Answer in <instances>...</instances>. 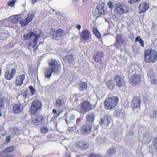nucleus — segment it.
<instances>
[{
    "instance_id": "obj_58",
    "label": "nucleus",
    "mask_w": 157,
    "mask_h": 157,
    "mask_svg": "<svg viewBox=\"0 0 157 157\" xmlns=\"http://www.w3.org/2000/svg\"><path fill=\"white\" fill-rule=\"evenodd\" d=\"M128 2L130 4H133L135 3H137L136 0H128Z\"/></svg>"
},
{
    "instance_id": "obj_17",
    "label": "nucleus",
    "mask_w": 157,
    "mask_h": 157,
    "mask_svg": "<svg viewBox=\"0 0 157 157\" xmlns=\"http://www.w3.org/2000/svg\"><path fill=\"white\" fill-rule=\"evenodd\" d=\"M80 36L84 41L88 40L91 37L90 32L87 29L83 30Z\"/></svg>"
},
{
    "instance_id": "obj_43",
    "label": "nucleus",
    "mask_w": 157,
    "mask_h": 157,
    "mask_svg": "<svg viewBox=\"0 0 157 157\" xmlns=\"http://www.w3.org/2000/svg\"><path fill=\"white\" fill-rule=\"evenodd\" d=\"M153 114L150 115V117L151 119L157 118V111L156 110H154L152 112Z\"/></svg>"
},
{
    "instance_id": "obj_47",
    "label": "nucleus",
    "mask_w": 157,
    "mask_h": 157,
    "mask_svg": "<svg viewBox=\"0 0 157 157\" xmlns=\"http://www.w3.org/2000/svg\"><path fill=\"white\" fill-rule=\"evenodd\" d=\"M29 87L32 93V95H33L36 92V90L35 89L33 86L31 85L29 86Z\"/></svg>"
},
{
    "instance_id": "obj_12",
    "label": "nucleus",
    "mask_w": 157,
    "mask_h": 157,
    "mask_svg": "<svg viewBox=\"0 0 157 157\" xmlns=\"http://www.w3.org/2000/svg\"><path fill=\"white\" fill-rule=\"evenodd\" d=\"M44 117L40 115H39L33 120L32 124L33 126L34 127L38 125L44 123Z\"/></svg>"
},
{
    "instance_id": "obj_21",
    "label": "nucleus",
    "mask_w": 157,
    "mask_h": 157,
    "mask_svg": "<svg viewBox=\"0 0 157 157\" xmlns=\"http://www.w3.org/2000/svg\"><path fill=\"white\" fill-rule=\"evenodd\" d=\"M148 3L146 2H142L139 6V9L140 14L145 12L149 8Z\"/></svg>"
},
{
    "instance_id": "obj_53",
    "label": "nucleus",
    "mask_w": 157,
    "mask_h": 157,
    "mask_svg": "<svg viewBox=\"0 0 157 157\" xmlns=\"http://www.w3.org/2000/svg\"><path fill=\"white\" fill-rule=\"evenodd\" d=\"M153 144L155 149L157 150V137L154 139Z\"/></svg>"
},
{
    "instance_id": "obj_24",
    "label": "nucleus",
    "mask_w": 157,
    "mask_h": 157,
    "mask_svg": "<svg viewBox=\"0 0 157 157\" xmlns=\"http://www.w3.org/2000/svg\"><path fill=\"white\" fill-rule=\"evenodd\" d=\"M111 121V119L109 117L105 116L101 118L99 123L101 125H107Z\"/></svg>"
},
{
    "instance_id": "obj_56",
    "label": "nucleus",
    "mask_w": 157,
    "mask_h": 157,
    "mask_svg": "<svg viewBox=\"0 0 157 157\" xmlns=\"http://www.w3.org/2000/svg\"><path fill=\"white\" fill-rule=\"evenodd\" d=\"M11 137L10 136H6V140L5 142L6 143H9L10 141Z\"/></svg>"
},
{
    "instance_id": "obj_48",
    "label": "nucleus",
    "mask_w": 157,
    "mask_h": 157,
    "mask_svg": "<svg viewBox=\"0 0 157 157\" xmlns=\"http://www.w3.org/2000/svg\"><path fill=\"white\" fill-rule=\"evenodd\" d=\"M128 40L126 39L125 38H122L121 36V39L120 41H121L122 44L126 45L128 41Z\"/></svg>"
},
{
    "instance_id": "obj_42",
    "label": "nucleus",
    "mask_w": 157,
    "mask_h": 157,
    "mask_svg": "<svg viewBox=\"0 0 157 157\" xmlns=\"http://www.w3.org/2000/svg\"><path fill=\"white\" fill-rule=\"evenodd\" d=\"M19 21L20 23L21 24L22 26H26L29 24L28 22L26 20V19L21 20Z\"/></svg>"
},
{
    "instance_id": "obj_26",
    "label": "nucleus",
    "mask_w": 157,
    "mask_h": 157,
    "mask_svg": "<svg viewBox=\"0 0 157 157\" xmlns=\"http://www.w3.org/2000/svg\"><path fill=\"white\" fill-rule=\"evenodd\" d=\"M97 140L100 143H105L108 142V139L102 135H99L97 138Z\"/></svg>"
},
{
    "instance_id": "obj_52",
    "label": "nucleus",
    "mask_w": 157,
    "mask_h": 157,
    "mask_svg": "<svg viewBox=\"0 0 157 157\" xmlns=\"http://www.w3.org/2000/svg\"><path fill=\"white\" fill-rule=\"evenodd\" d=\"M87 157H101V156L98 154H90L89 155L87 156Z\"/></svg>"
},
{
    "instance_id": "obj_9",
    "label": "nucleus",
    "mask_w": 157,
    "mask_h": 157,
    "mask_svg": "<svg viewBox=\"0 0 157 157\" xmlns=\"http://www.w3.org/2000/svg\"><path fill=\"white\" fill-rule=\"evenodd\" d=\"M17 67L12 65L7 68V70L5 73V77L7 80H10L15 76Z\"/></svg>"
},
{
    "instance_id": "obj_63",
    "label": "nucleus",
    "mask_w": 157,
    "mask_h": 157,
    "mask_svg": "<svg viewBox=\"0 0 157 157\" xmlns=\"http://www.w3.org/2000/svg\"><path fill=\"white\" fill-rule=\"evenodd\" d=\"M65 157H71L69 153H67L65 155Z\"/></svg>"
},
{
    "instance_id": "obj_23",
    "label": "nucleus",
    "mask_w": 157,
    "mask_h": 157,
    "mask_svg": "<svg viewBox=\"0 0 157 157\" xmlns=\"http://www.w3.org/2000/svg\"><path fill=\"white\" fill-rule=\"evenodd\" d=\"M25 78V75L24 74L20 75L16 78V86H21Z\"/></svg>"
},
{
    "instance_id": "obj_6",
    "label": "nucleus",
    "mask_w": 157,
    "mask_h": 157,
    "mask_svg": "<svg viewBox=\"0 0 157 157\" xmlns=\"http://www.w3.org/2000/svg\"><path fill=\"white\" fill-rule=\"evenodd\" d=\"M144 129H145L143 127L140 128L138 131V136L141 141L144 142H149L151 139V133L150 132L148 131L145 132L143 134L144 132L145 131Z\"/></svg>"
},
{
    "instance_id": "obj_3",
    "label": "nucleus",
    "mask_w": 157,
    "mask_h": 157,
    "mask_svg": "<svg viewBox=\"0 0 157 157\" xmlns=\"http://www.w3.org/2000/svg\"><path fill=\"white\" fill-rule=\"evenodd\" d=\"M144 54V60L147 63H153L157 60V52L154 49H147Z\"/></svg>"
},
{
    "instance_id": "obj_46",
    "label": "nucleus",
    "mask_w": 157,
    "mask_h": 157,
    "mask_svg": "<svg viewBox=\"0 0 157 157\" xmlns=\"http://www.w3.org/2000/svg\"><path fill=\"white\" fill-rule=\"evenodd\" d=\"M15 1L16 0H12L11 1L8 2L7 4L8 5L11 7H13L15 5Z\"/></svg>"
},
{
    "instance_id": "obj_2",
    "label": "nucleus",
    "mask_w": 157,
    "mask_h": 157,
    "mask_svg": "<svg viewBox=\"0 0 157 157\" xmlns=\"http://www.w3.org/2000/svg\"><path fill=\"white\" fill-rule=\"evenodd\" d=\"M40 36V34H37L36 31H30L29 33L24 34L23 36V40H29V42L28 43L29 47H30L32 46V47L34 48V51L35 49L36 51L38 48V46L42 44V43H40L37 46L36 48H35L37 44V40H38Z\"/></svg>"
},
{
    "instance_id": "obj_22",
    "label": "nucleus",
    "mask_w": 157,
    "mask_h": 157,
    "mask_svg": "<svg viewBox=\"0 0 157 157\" xmlns=\"http://www.w3.org/2000/svg\"><path fill=\"white\" fill-rule=\"evenodd\" d=\"M23 106L21 104H15L13 107V112L15 113H20L23 110Z\"/></svg>"
},
{
    "instance_id": "obj_49",
    "label": "nucleus",
    "mask_w": 157,
    "mask_h": 157,
    "mask_svg": "<svg viewBox=\"0 0 157 157\" xmlns=\"http://www.w3.org/2000/svg\"><path fill=\"white\" fill-rule=\"evenodd\" d=\"M54 90L53 87H49L48 88H46V93H51Z\"/></svg>"
},
{
    "instance_id": "obj_4",
    "label": "nucleus",
    "mask_w": 157,
    "mask_h": 157,
    "mask_svg": "<svg viewBox=\"0 0 157 157\" xmlns=\"http://www.w3.org/2000/svg\"><path fill=\"white\" fill-rule=\"evenodd\" d=\"M119 98L117 96H111L106 99L104 102L105 109L110 110L113 109L117 104Z\"/></svg>"
},
{
    "instance_id": "obj_54",
    "label": "nucleus",
    "mask_w": 157,
    "mask_h": 157,
    "mask_svg": "<svg viewBox=\"0 0 157 157\" xmlns=\"http://www.w3.org/2000/svg\"><path fill=\"white\" fill-rule=\"evenodd\" d=\"M71 126H69L70 127L68 128L67 130L71 132L75 129V127H74V125H72V124H71Z\"/></svg>"
},
{
    "instance_id": "obj_41",
    "label": "nucleus",
    "mask_w": 157,
    "mask_h": 157,
    "mask_svg": "<svg viewBox=\"0 0 157 157\" xmlns=\"http://www.w3.org/2000/svg\"><path fill=\"white\" fill-rule=\"evenodd\" d=\"M61 111L59 110V111L57 112V110L55 109H54L52 110V113L54 114L55 116L53 117L52 118L54 117V118L55 119L56 117H57L60 113Z\"/></svg>"
},
{
    "instance_id": "obj_1",
    "label": "nucleus",
    "mask_w": 157,
    "mask_h": 157,
    "mask_svg": "<svg viewBox=\"0 0 157 157\" xmlns=\"http://www.w3.org/2000/svg\"><path fill=\"white\" fill-rule=\"evenodd\" d=\"M49 67L47 68L45 73V77L48 78L51 77L52 73L53 75L59 76L60 75L61 70V63L57 60H52L49 63Z\"/></svg>"
},
{
    "instance_id": "obj_36",
    "label": "nucleus",
    "mask_w": 157,
    "mask_h": 157,
    "mask_svg": "<svg viewBox=\"0 0 157 157\" xmlns=\"http://www.w3.org/2000/svg\"><path fill=\"white\" fill-rule=\"evenodd\" d=\"M15 150V147L14 146H12L8 147L4 149L3 151L4 153H8L11 152Z\"/></svg>"
},
{
    "instance_id": "obj_10",
    "label": "nucleus",
    "mask_w": 157,
    "mask_h": 157,
    "mask_svg": "<svg viewBox=\"0 0 157 157\" xmlns=\"http://www.w3.org/2000/svg\"><path fill=\"white\" fill-rule=\"evenodd\" d=\"M116 6L117 8H115V11L118 15L125 13L129 10V8L123 3H117L116 4Z\"/></svg>"
},
{
    "instance_id": "obj_16",
    "label": "nucleus",
    "mask_w": 157,
    "mask_h": 157,
    "mask_svg": "<svg viewBox=\"0 0 157 157\" xmlns=\"http://www.w3.org/2000/svg\"><path fill=\"white\" fill-rule=\"evenodd\" d=\"M133 100L131 102V105L134 108L140 107L141 104V99L138 96H133Z\"/></svg>"
},
{
    "instance_id": "obj_14",
    "label": "nucleus",
    "mask_w": 157,
    "mask_h": 157,
    "mask_svg": "<svg viewBox=\"0 0 157 157\" xmlns=\"http://www.w3.org/2000/svg\"><path fill=\"white\" fill-rule=\"evenodd\" d=\"M93 125L92 124L86 123L83 125L81 128V132L83 134L86 135L90 132L92 130V126Z\"/></svg>"
},
{
    "instance_id": "obj_11",
    "label": "nucleus",
    "mask_w": 157,
    "mask_h": 157,
    "mask_svg": "<svg viewBox=\"0 0 157 157\" xmlns=\"http://www.w3.org/2000/svg\"><path fill=\"white\" fill-rule=\"evenodd\" d=\"M64 116L66 117L65 120L67 125L71 126V124H72V125H74L75 118L74 114L71 113L66 112Z\"/></svg>"
},
{
    "instance_id": "obj_44",
    "label": "nucleus",
    "mask_w": 157,
    "mask_h": 157,
    "mask_svg": "<svg viewBox=\"0 0 157 157\" xmlns=\"http://www.w3.org/2000/svg\"><path fill=\"white\" fill-rule=\"evenodd\" d=\"M5 100V97L0 98V106L4 107V101Z\"/></svg>"
},
{
    "instance_id": "obj_18",
    "label": "nucleus",
    "mask_w": 157,
    "mask_h": 157,
    "mask_svg": "<svg viewBox=\"0 0 157 157\" xmlns=\"http://www.w3.org/2000/svg\"><path fill=\"white\" fill-rule=\"evenodd\" d=\"M114 80L116 82V85L117 87H121L123 86L124 82L121 76L117 75L115 76Z\"/></svg>"
},
{
    "instance_id": "obj_15",
    "label": "nucleus",
    "mask_w": 157,
    "mask_h": 157,
    "mask_svg": "<svg viewBox=\"0 0 157 157\" xmlns=\"http://www.w3.org/2000/svg\"><path fill=\"white\" fill-rule=\"evenodd\" d=\"M97 8L99 14L105 15L107 12V8L105 7V4L104 3H101L97 5Z\"/></svg>"
},
{
    "instance_id": "obj_31",
    "label": "nucleus",
    "mask_w": 157,
    "mask_h": 157,
    "mask_svg": "<svg viewBox=\"0 0 157 157\" xmlns=\"http://www.w3.org/2000/svg\"><path fill=\"white\" fill-rule=\"evenodd\" d=\"M57 33L55 31V29L52 28L51 29V31L49 33V34L51 36L53 39L58 38L57 35Z\"/></svg>"
},
{
    "instance_id": "obj_37",
    "label": "nucleus",
    "mask_w": 157,
    "mask_h": 157,
    "mask_svg": "<svg viewBox=\"0 0 157 157\" xmlns=\"http://www.w3.org/2000/svg\"><path fill=\"white\" fill-rule=\"evenodd\" d=\"M135 41L136 42H139L141 46L142 47H144V42L143 39L139 36L136 37L135 40Z\"/></svg>"
},
{
    "instance_id": "obj_32",
    "label": "nucleus",
    "mask_w": 157,
    "mask_h": 157,
    "mask_svg": "<svg viewBox=\"0 0 157 157\" xmlns=\"http://www.w3.org/2000/svg\"><path fill=\"white\" fill-rule=\"evenodd\" d=\"M87 88V83L86 82H81L79 83V88L80 90L86 91Z\"/></svg>"
},
{
    "instance_id": "obj_7",
    "label": "nucleus",
    "mask_w": 157,
    "mask_h": 157,
    "mask_svg": "<svg viewBox=\"0 0 157 157\" xmlns=\"http://www.w3.org/2000/svg\"><path fill=\"white\" fill-rule=\"evenodd\" d=\"M41 106L42 104L40 101H34L32 103L30 110L31 116L32 114L36 115L39 113L41 109Z\"/></svg>"
},
{
    "instance_id": "obj_51",
    "label": "nucleus",
    "mask_w": 157,
    "mask_h": 157,
    "mask_svg": "<svg viewBox=\"0 0 157 157\" xmlns=\"http://www.w3.org/2000/svg\"><path fill=\"white\" fill-rule=\"evenodd\" d=\"M151 78V82L153 84H156L157 83V80L155 78L154 76H153L152 77H150Z\"/></svg>"
},
{
    "instance_id": "obj_19",
    "label": "nucleus",
    "mask_w": 157,
    "mask_h": 157,
    "mask_svg": "<svg viewBox=\"0 0 157 157\" xmlns=\"http://www.w3.org/2000/svg\"><path fill=\"white\" fill-rule=\"evenodd\" d=\"M104 53L101 50H98L95 52L94 54V60L98 63V61H99L101 60L102 58L104 57Z\"/></svg>"
},
{
    "instance_id": "obj_30",
    "label": "nucleus",
    "mask_w": 157,
    "mask_h": 157,
    "mask_svg": "<svg viewBox=\"0 0 157 157\" xmlns=\"http://www.w3.org/2000/svg\"><path fill=\"white\" fill-rule=\"evenodd\" d=\"M55 31L57 34V35L58 38L60 37L63 36L66 34V33L64 32L61 29L57 30L55 29Z\"/></svg>"
},
{
    "instance_id": "obj_59",
    "label": "nucleus",
    "mask_w": 157,
    "mask_h": 157,
    "mask_svg": "<svg viewBox=\"0 0 157 157\" xmlns=\"http://www.w3.org/2000/svg\"><path fill=\"white\" fill-rule=\"evenodd\" d=\"M129 38L131 39V40H133L134 38V34L132 33H131L128 35Z\"/></svg>"
},
{
    "instance_id": "obj_64",
    "label": "nucleus",
    "mask_w": 157,
    "mask_h": 157,
    "mask_svg": "<svg viewBox=\"0 0 157 157\" xmlns=\"http://www.w3.org/2000/svg\"><path fill=\"white\" fill-rule=\"evenodd\" d=\"M99 62L100 63V65H103V62H102L101 60L100 61H98V62Z\"/></svg>"
},
{
    "instance_id": "obj_34",
    "label": "nucleus",
    "mask_w": 157,
    "mask_h": 157,
    "mask_svg": "<svg viewBox=\"0 0 157 157\" xmlns=\"http://www.w3.org/2000/svg\"><path fill=\"white\" fill-rule=\"evenodd\" d=\"M93 32L94 35L98 39L101 38V35L99 32L98 31L97 28L95 27H92Z\"/></svg>"
},
{
    "instance_id": "obj_5",
    "label": "nucleus",
    "mask_w": 157,
    "mask_h": 157,
    "mask_svg": "<svg viewBox=\"0 0 157 157\" xmlns=\"http://www.w3.org/2000/svg\"><path fill=\"white\" fill-rule=\"evenodd\" d=\"M78 107L81 114L83 115L82 117L83 118L84 114L93 109L95 107L94 105L91 104L89 101H83L79 105Z\"/></svg>"
},
{
    "instance_id": "obj_61",
    "label": "nucleus",
    "mask_w": 157,
    "mask_h": 157,
    "mask_svg": "<svg viewBox=\"0 0 157 157\" xmlns=\"http://www.w3.org/2000/svg\"><path fill=\"white\" fill-rule=\"evenodd\" d=\"M76 27H77V29H81V25H78V24H77L76 25Z\"/></svg>"
},
{
    "instance_id": "obj_62",
    "label": "nucleus",
    "mask_w": 157,
    "mask_h": 157,
    "mask_svg": "<svg viewBox=\"0 0 157 157\" xmlns=\"http://www.w3.org/2000/svg\"><path fill=\"white\" fill-rule=\"evenodd\" d=\"M11 156L8 154H5L3 156V157H10Z\"/></svg>"
},
{
    "instance_id": "obj_28",
    "label": "nucleus",
    "mask_w": 157,
    "mask_h": 157,
    "mask_svg": "<svg viewBox=\"0 0 157 157\" xmlns=\"http://www.w3.org/2000/svg\"><path fill=\"white\" fill-rule=\"evenodd\" d=\"M121 39V36L118 35L117 36L116 38V42L114 45L117 48H119L121 47V44L120 42Z\"/></svg>"
},
{
    "instance_id": "obj_38",
    "label": "nucleus",
    "mask_w": 157,
    "mask_h": 157,
    "mask_svg": "<svg viewBox=\"0 0 157 157\" xmlns=\"http://www.w3.org/2000/svg\"><path fill=\"white\" fill-rule=\"evenodd\" d=\"M48 130L47 127L44 125H42L40 128V132L43 134L46 133Z\"/></svg>"
},
{
    "instance_id": "obj_45",
    "label": "nucleus",
    "mask_w": 157,
    "mask_h": 157,
    "mask_svg": "<svg viewBox=\"0 0 157 157\" xmlns=\"http://www.w3.org/2000/svg\"><path fill=\"white\" fill-rule=\"evenodd\" d=\"M113 4L114 3L111 1H109L108 2L107 5L109 9L112 10L114 6Z\"/></svg>"
},
{
    "instance_id": "obj_40",
    "label": "nucleus",
    "mask_w": 157,
    "mask_h": 157,
    "mask_svg": "<svg viewBox=\"0 0 157 157\" xmlns=\"http://www.w3.org/2000/svg\"><path fill=\"white\" fill-rule=\"evenodd\" d=\"M34 17V15L33 14H29L28 15L26 19L29 23L32 21Z\"/></svg>"
},
{
    "instance_id": "obj_25",
    "label": "nucleus",
    "mask_w": 157,
    "mask_h": 157,
    "mask_svg": "<svg viewBox=\"0 0 157 157\" xmlns=\"http://www.w3.org/2000/svg\"><path fill=\"white\" fill-rule=\"evenodd\" d=\"M64 57V61L66 63H71L74 61L73 56L72 55H67Z\"/></svg>"
},
{
    "instance_id": "obj_27",
    "label": "nucleus",
    "mask_w": 157,
    "mask_h": 157,
    "mask_svg": "<svg viewBox=\"0 0 157 157\" xmlns=\"http://www.w3.org/2000/svg\"><path fill=\"white\" fill-rule=\"evenodd\" d=\"M116 152V149L114 147H111L106 152V156H112L114 155Z\"/></svg>"
},
{
    "instance_id": "obj_57",
    "label": "nucleus",
    "mask_w": 157,
    "mask_h": 157,
    "mask_svg": "<svg viewBox=\"0 0 157 157\" xmlns=\"http://www.w3.org/2000/svg\"><path fill=\"white\" fill-rule=\"evenodd\" d=\"M128 2L130 4H133L135 3H137L136 0H128Z\"/></svg>"
},
{
    "instance_id": "obj_8",
    "label": "nucleus",
    "mask_w": 157,
    "mask_h": 157,
    "mask_svg": "<svg viewBox=\"0 0 157 157\" xmlns=\"http://www.w3.org/2000/svg\"><path fill=\"white\" fill-rule=\"evenodd\" d=\"M66 98L64 96H60L56 101L55 105V107L60 111H61L62 112L66 107Z\"/></svg>"
},
{
    "instance_id": "obj_39",
    "label": "nucleus",
    "mask_w": 157,
    "mask_h": 157,
    "mask_svg": "<svg viewBox=\"0 0 157 157\" xmlns=\"http://www.w3.org/2000/svg\"><path fill=\"white\" fill-rule=\"evenodd\" d=\"M154 70L152 68L150 69L148 71L147 75L148 77H152L154 76Z\"/></svg>"
},
{
    "instance_id": "obj_50",
    "label": "nucleus",
    "mask_w": 157,
    "mask_h": 157,
    "mask_svg": "<svg viewBox=\"0 0 157 157\" xmlns=\"http://www.w3.org/2000/svg\"><path fill=\"white\" fill-rule=\"evenodd\" d=\"M28 92L29 90H26L24 91L23 92L22 94H23L24 97L25 98L28 97L29 96V95L28 93Z\"/></svg>"
},
{
    "instance_id": "obj_60",
    "label": "nucleus",
    "mask_w": 157,
    "mask_h": 157,
    "mask_svg": "<svg viewBox=\"0 0 157 157\" xmlns=\"http://www.w3.org/2000/svg\"><path fill=\"white\" fill-rule=\"evenodd\" d=\"M82 122L81 119L80 118H78L76 120V123L77 124H81V122Z\"/></svg>"
},
{
    "instance_id": "obj_33",
    "label": "nucleus",
    "mask_w": 157,
    "mask_h": 157,
    "mask_svg": "<svg viewBox=\"0 0 157 157\" xmlns=\"http://www.w3.org/2000/svg\"><path fill=\"white\" fill-rule=\"evenodd\" d=\"M106 85L108 88L110 90H113L114 87V82L112 80L107 81Z\"/></svg>"
},
{
    "instance_id": "obj_13",
    "label": "nucleus",
    "mask_w": 157,
    "mask_h": 157,
    "mask_svg": "<svg viewBox=\"0 0 157 157\" xmlns=\"http://www.w3.org/2000/svg\"><path fill=\"white\" fill-rule=\"evenodd\" d=\"M96 116L95 114L92 112L88 113L86 116V123L88 124H92L93 125V122L94 121Z\"/></svg>"
},
{
    "instance_id": "obj_55",
    "label": "nucleus",
    "mask_w": 157,
    "mask_h": 157,
    "mask_svg": "<svg viewBox=\"0 0 157 157\" xmlns=\"http://www.w3.org/2000/svg\"><path fill=\"white\" fill-rule=\"evenodd\" d=\"M4 107L0 106V117L2 116L4 111Z\"/></svg>"
},
{
    "instance_id": "obj_29",
    "label": "nucleus",
    "mask_w": 157,
    "mask_h": 157,
    "mask_svg": "<svg viewBox=\"0 0 157 157\" xmlns=\"http://www.w3.org/2000/svg\"><path fill=\"white\" fill-rule=\"evenodd\" d=\"M76 146L78 148L79 147L82 149H85L88 147L86 144L81 141L79 142L78 143H77Z\"/></svg>"
},
{
    "instance_id": "obj_20",
    "label": "nucleus",
    "mask_w": 157,
    "mask_h": 157,
    "mask_svg": "<svg viewBox=\"0 0 157 157\" xmlns=\"http://www.w3.org/2000/svg\"><path fill=\"white\" fill-rule=\"evenodd\" d=\"M141 79V76L140 75L135 74L130 77V81L132 84H137L139 83Z\"/></svg>"
},
{
    "instance_id": "obj_35",
    "label": "nucleus",
    "mask_w": 157,
    "mask_h": 157,
    "mask_svg": "<svg viewBox=\"0 0 157 157\" xmlns=\"http://www.w3.org/2000/svg\"><path fill=\"white\" fill-rule=\"evenodd\" d=\"M20 15H18L15 16H13L11 17L12 18L11 22L13 23H14L17 22L19 21L20 18Z\"/></svg>"
}]
</instances>
